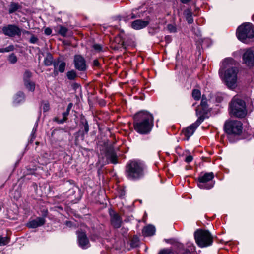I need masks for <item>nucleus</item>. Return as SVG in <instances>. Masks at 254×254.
I'll list each match as a JSON object with an SVG mask.
<instances>
[{"instance_id": "f257e3e1", "label": "nucleus", "mask_w": 254, "mask_h": 254, "mask_svg": "<svg viewBox=\"0 0 254 254\" xmlns=\"http://www.w3.org/2000/svg\"><path fill=\"white\" fill-rule=\"evenodd\" d=\"M236 62L232 58H225L222 62L219 74L226 85L231 89L237 86L238 70L233 66Z\"/></svg>"}, {"instance_id": "f03ea898", "label": "nucleus", "mask_w": 254, "mask_h": 254, "mask_svg": "<svg viewBox=\"0 0 254 254\" xmlns=\"http://www.w3.org/2000/svg\"><path fill=\"white\" fill-rule=\"evenodd\" d=\"M134 130L139 134H146L152 130L154 126V117L152 114L146 111L136 113L133 117Z\"/></svg>"}, {"instance_id": "7ed1b4c3", "label": "nucleus", "mask_w": 254, "mask_h": 254, "mask_svg": "<svg viewBox=\"0 0 254 254\" xmlns=\"http://www.w3.org/2000/svg\"><path fill=\"white\" fill-rule=\"evenodd\" d=\"M206 109V101L204 99V95H203L200 106L196 110L197 116H199V118L195 122L188 127L184 128L182 131L187 140H188L190 137L194 134L196 128L205 119Z\"/></svg>"}, {"instance_id": "20e7f679", "label": "nucleus", "mask_w": 254, "mask_h": 254, "mask_svg": "<svg viewBox=\"0 0 254 254\" xmlns=\"http://www.w3.org/2000/svg\"><path fill=\"white\" fill-rule=\"evenodd\" d=\"M145 166L139 160H131L126 166L125 174L131 180H137L142 178L145 174Z\"/></svg>"}, {"instance_id": "39448f33", "label": "nucleus", "mask_w": 254, "mask_h": 254, "mask_svg": "<svg viewBox=\"0 0 254 254\" xmlns=\"http://www.w3.org/2000/svg\"><path fill=\"white\" fill-rule=\"evenodd\" d=\"M229 113L231 116L240 118L245 117L247 113L245 102L234 97L229 105Z\"/></svg>"}, {"instance_id": "423d86ee", "label": "nucleus", "mask_w": 254, "mask_h": 254, "mask_svg": "<svg viewBox=\"0 0 254 254\" xmlns=\"http://www.w3.org/2000/svg\"><path fill=\"white\" fill-rule=\"evenodd\" d=\"M238 39L245 43H248L254 37V28L250 23H244L239 26L236 31Z\"/></svg>"}, {"instance_id": "0eeeda50", "label": "nucleus", "mask_w": 254, "mask_h": 254, "mask_svg": "<svg viewBox=\"0 0 254 254\" xmlns=\"http://www.w3.org/2000/svg\"><path fill=\"white\" fill-rule=\"evenodd\" d=\"M242 123L237 120L226 121L224 125V130L226 133L230 135H240L242 132Z\"/></svg>"}, {"instance_id": "6e6552de", "label": "nucleus", "mask_w": 254, "mask_h": 254, "mask_svg": "<svg viewBox=\"0 0 254 254\" xmlns=\"http://www.w3.org/2000/svg\"><path fill=\"white\" fill-rule=\"evenodd\" d=\"M1 32L5 36L14 37L16 35L20 36L21 30L16 25L9 24L1 28Z\"/></svg>"}, {"instance_id": "1a4fd4ad", "label": "nucleus", "mask_w": 254, "mask_h": 254, "mask_svg": "<svg viewBox=\"0 0 254 254\" xmlns=\"http://www.w3.org/2000/svg\"><path fill=\"white\" fill-rule=\"evenodd\" d=\"M194 237L197 245L200 247L206 246V231L197 230L194 233Z\"/></svg>"}, {"instance_id": "9d476101", "label": "nucleus", "mask_w": 254, "mask_h": 254, "mask_svg": "<svg viewBox=\"0 0 254 254\" xmlns=\"http://www.w3.org/2000/svg\"><path fill=\"white\" fill-rule=\"evenodd\" d=\"M78 235V242L79 246L82 249H87L90 247L89 239L85 232L82 230H78L76 232Z\"/></svg>"}, {"instance_id": "9b49d317", "label": "nucleus", "mask_w": 254, "mask_h": 254, "mask_svg": "<svg viewBox=\"0 0 254 254\" xmlns=\"http://www.w3.org/2000/svg\"><path fill=\"white\" fill-rule=\"evenodd\" d=\"M74 64L75 68L80 71H84L87 69L86 61L81 55H76L74 57Z\"/></svg>"}, {"instance_id": "f8f14e48", "label": "nucleus", "mask_w": 254, "mask_h": 254, "mask_svg": "<svg viewBox=\"0 0 254 254\" xmlns=\"http://www.w3.org/2000/svg\"><path fill=\"white\" fill-rule=\"evenodd\" d=\"M243 59L247 66L252 67L254 65V54L251 50L246 51L243 54Z\"/></svg>"}, {"instance_id": "ddd939ff", "label": "nucleus", "mask_w": 254, "mask_h": 254, "mask_svg": "<svg viewBox=\"0 0 254 254\" xmlns=\"http://www.w3.org/2000/svg\"><path fill=\"white\" fill-rule=\"evenodd\" d=\"M106 156L107 159L109 160L111 163L113 164H117L118 163L117 156L113 148L109 147L107 148Z\"/></svg>"}, {"instance_id": "4468645a", "label": "nucleus", "mask_w": 254, "mask_h": 254, "mask_svg": "<svg viewBox=\"0 0 254 254\" xmlns=\"http://www.w3.org/2000/svg\"><path fill=\"white\" fill-rule=\"evenodd\" d=\"M148 24L149 22L148 21L138 19L132 22L131 27L135 30H140L146 27Z\"/></svg>"}, {"instance_id": "2eb2a0df", "label": "nucleus", "mask_w": 254, "mask_h": 254, "mask_svg": "<svg viewBox=\"0 0 254 254\" xmlns=\"http://www.w3.org/2000/svg\"><path fill=\"white\" fill-rule=\"evenodd\" d=\"M45 223V219L43 217H38L27 223V226L30 228H35L43 225Z\"/></svg>"}, {"instance_id": "dca6fc26", "label": "nucleus", "mask_w": 254, "mask_h": 254, "mask_svg": "<svg viewBox=\"0 0 254 254\" xmlns=\"http://www.w3.org/2000/svg\"><path fill=\"white\" fill-rule=\"evenodd\" d=\"M111 222L112 226L115 228H118L121 227L122 219L120 216L115 213H110Z\"/></svg>"}, {"instance_id": "f3484780", "label": "nucleus", "mask_w": 254, "mask_h": 254, "mask_svg": "<svg viewBox=\"0 0 254 254\" xmlns=\"http://www.w3.org/2000/svg\"><path fill=\"white\" fill-rule=\"evenodd\" d=\"M197 185L200 189L206 188V172H201L198 177Z\"/></svg>"}, {"instance_id": "a211bd4d", "label": "nucleus", "mask_w": 254, "mask_h": 254, "mask_svg": "<svg viewBox=\"0 0 254 254\" xmlns=\"http://www.w3.org/2000/svg\"><path fill=\"white\" fill-rule=\"evenodd\" d=\"M155 228L151 225H148L143 228L142 233L144 236H150L155 234Z\"/></svg>"}, {"instance_id": "6ab92c4d", "label": "nucleus", "mask_w": 254, "mask_h": 254, "mask_svg": "<svg viewBox=\"0 0 254 254\" xmlns=\"http://www.w3.org/2000/svg\"><path fill=\"white\" fill-rule=\"evenodd\" d=\"M54 68L57 69L61 73L64 72L66 66L65 62L62 61H58L53 63Z\"/></svg>"}, {"instance_id": "aec40b11", "label": "nucleus", "mask_w": 254, "mask_h": 254, "mask_svg": "<svg viewBox=\"0 0 254 254\" xmlns=\"http://www.w3.org/2000/svg\"><path fill=\"white\" fill-rule=\"evenodd\" d=\"M73 106V104L72 103H70L67 107L66 111L63 113V119L61 120H58V119H55V121L57 122L59 124H63L64 122H65L67 119V116L69 114V112Z\"/></svg>"}, {"instance_id": "412c9836", "label": "nucleus", "mask_w": 254, "mask_h": 254, "mask_svg": "<svg viewBox=\"0 0 254 254\" xmlns=\"http://www.w3.org/2000/svg\"><path fill=\"white\" fill-rule=\"evenodd\" d=\"M214 177L212 172L207 173V189H210L214 186L215 182L212 180Z\"/></svg>"}, {"instance_id": "4be33fe9", "label": "nucleus", "mask_w": 254, "mask_h": 254, "mask_svg": "<svg viewBox=\"0 0 254 254\" xmlns=\"http://www.w3.org/2000/svg\"><path fill=\"white\" fill-rule=\"evenodd\" d=\"M184 14L186 20L189 23H192L193 22L192 13L191 10L188 8L184 11Z\"/></svg>"}, {"instance_id": "5701e85b", "label": "nucleus", "mask_w": 254, "mask_h": 254, "mask_svg": "<svg viewBox=\"0 0 254 254\" xmlns=\"http://www.w3.org/2000/svg\"><path fill=\"white\" fill-rule=\"evenodd\" d=\"M53 57L51 54L48 53L44 59V63L46 66H50L53 64Z\"/></svg>"}, {"instance_id": "b1692460", "label": "nucleus", "mask_w": 254, "mask_h": 254, "mask_svg": "<svg viewBox=\"0 0 254 254\" xmlns=\"http://www.w3.org/2000/svg\"><path fill=\"white\" fill-rule=\"evenodd\" d=\"M80 123L83 127L85 133L87 134L89 130V125L87 120L84 116L81 117Z\"/></svg>"}, {"instance_id": "393cba45", "label": "nucleus", "mask_w": 254, "mask_h": 254, "mask_svg": "<svg viewBox=\"0 0 254 254\" xmlns=\"http://www.w3.org/2000/svg\"><path fill=\"white\" fill-rule=\"evenodd\" d=\"M24 98V94L22 92H19L15 95L14 102L16 103H19L23 101Z\"/></svg>"}, {"instance_id": "a878e982", "label": "nucleus", "mask_w": 254, "mask_h": 254, "mask_svg": "<svg viewBox=\"0 0 254 254\" xmlns=\"http://www.w3.org/2000/svg\"><path fill=\"white\" fill-rule=\"evenodd\" d=\"M58 28V33L62 35L63 37H65L66 35L67 32L68 31V29L65 27H64L62 25H59L57 26Z\"/></svg>"}, {"instance_id": "bb28decb", "label": "nucleus", "mask_w": 254, "mask_h": 254, "mask_svg": "<svg viewBox=\"0 0 254 254\" xmlns=\"http://www.w3.org/2000/svg\"><path fill=\"white\" fill-rule=\"evenodd\" d=\"M20 6L18 3L11 2L9 6L8 12L10 14L13 13L20 8Z\"/></svg>"}, {"instance_id": "cd10ccee", "label": "nucleus", "mask_w": 254, "mask_h": 254, "mask_svg": "<svg viewBox=\"0 0 254 254\" xmlns=\"http://www.w3.org/2000/svg\"><path fill=\"white\" fill-rule=\"evenodd\" d=\"M24 85L26 88L30 91L33 92L35 90V83L31 81H28L24 82Z\"/></svg>"}, {"instance_id": "c85d7f7f", "label": "nucleus", "mask_w": 254, "mask_h": 254, "mask_svg": "<svg viewBox=\"0 0 254 254\" xmlns=\"http://www.w3.org/2000/svg\"><path fill=\"white\" fill-rule=\"evenodd\" d=\"M66 76L69 80H74L77 77V74L74 70H71L66 73Z\"/></svg>"}, {"instance_id": "c756f323", "label": "nucleus", "mask_w": 254, "mask_h": 254, "mask_svg": "<svg viewBox=\"0 0 254 254\" xmlns=\"http://www.w3.org/2000/svg\"><path fill=\"white\" fill-rule=\"evenodd\" d=\"M139 239L138 237L136 236H133L130 242V246L131 247L135 248L139 246Z\"/></svg>"}, {"instance_id": "7c9ffc66", "label": "nucleus", "mask_w": 254, "mask_h": 254, "mask_svg": "<svg viewBox=\"0 0 254 254\" xmlns=\"http://www.w3.org/2000/svg\"><path fill=\"white\" fill-rule=\"evenodd\" d=\"M10 241V238L7 237H2L0 235V246H5L9 243Z\"/></svg>"}, {"instance_id": "2f4dec72", "label": "nucleus", "mask_w": 254, "mask_h": 254, "mask_svg": "<svg viewBox=\"0 0 254 254\" xmlns=\"http://www.w3.org/2000/svg\"><path fill=\"white\" fill-rule=\"evenodd\" d=\"M192 96L195 100H199L201 96L200 91L198 89H193L192 92Z\"/></svg>"}, {"instance_id": "473e14b6", "label": "nucleus", "mask_w": 254, "mask_h": 254, "mask_svg": "<svg viewBox=\"0 0 254 254\" xmlns=\"http://www.w3.org/2000/svg\"><path fill=\"white\" fill-rule=\"evenodd\" d=\"M31 77L32 73L29 70H26L23 74L24 82L30 81V79Z\"/></svg>"}, {"instance_id": "72a5a7b5", "label": "nucleus", "mask_w": 254, "mask_h": 254, "mask_svg": "<svg viewBox=\"0 0 254 254\" xmlns=\"http://www.w3.org/2000/svg\"><path fill=\"white\" fill-rule=\"evenodd\" d=\"M215 237L207 231V247L212 245Z\"/></svg>"}, {"instance_id": "f704fd0d", "label": "nucleus", "mask_w": 254, "mask_h": 254, "mask_svg": "<svg viewBox=\"0 0 254 254\" xmlns=\"http://www.w3.org/2000/svg\"><path fill=\"white\" fill-rule=\"evenodd\" d=\"M225 95L222 93H218L215 96L216 101L217 103H220L222 101Z\"/></svg>"}, {"instance_id": "c9c22d12", "label": "nucleus", "mask_w": 254, "mask_h": 254, "mask_svg": "<svg viewBox=\"0 0 254 254\" xmlns=\"http://www.w3.org/2000/svg\"><path fill=\"white\" fill-rule=\"evenodd\" d=\"M14 49V46L13 45H11L5 48H0V53H5L12 51Z\"/></svg>"}, {"instance_id": "e433bc0d", "label": "nucleus", "mask_w": 254, "mask_h": 254, "mask_svg": "<svg viewBox=\"0 0 254 254\" xmlns=\"http://www.w3.org/2000/svg\"><path fill=\"white\" fill-rule=\"evenodd\" d=\"M158 254H175L170 249H163L159 251Z\"/></svg>"}, {"instance_id": "4c0bfd02", "label": "nucleus", "mask_w": 254, "mask_h": 254, "mask_svg": "<svg viewBox=\"0 0 254 254\" xmlns=\"http://www.w3.org/2000/svg\"><path fill=\"white\" fill-rule=\"evenodd\" d=\"M28 41L31 44H36L39 41V39L36 36L32 34L30 36Z\"/></svg>"}, {"instance_id": "58836bf2", "label": "nucleus", "mask_w": 254, "mask_h": 254, "mask_svg": "<svg viewBox=\"0 0 254 254\" xmlns=\"http://www.w3.org/2000/svg\"><path fill=\"white\" fill-rule=\"evenodd\" d=\"M8 61L11 64H15L17 61V58L14 54H11L8 57Z\"/></svg>"}, {"instance_id": "ea45409f", "label": "nucleus", "mask_w": 254, "mask_h": 254, "mask_svg": "<svg viewBox=\"0 0 254 254\" xmlns=\"http://www.w3.org/2000/svg\"><path fill=\"white\" fill-rule=\"evenodd\" d=\"M42 107L44 112H47L49 111L50 109V105L49 102L47 101L43 102Z\"/></svg>"}, {"instance_id": "a19ab883", "label": "nucleus", "mask_w": 254, "mask_h": 254, "mask_svg": "<svg viewBox=\"0 0 254 254\" xmlns=\"http://www.w3.org/2000/svg\"><path fill=\"white\" fill-rule=\"evenodd\" d=\"M137 17H140V16H137L133 13H131L129 15L127 16L126 17L124 18V20L125 21H127L130 19H133Z\"/></svg>"}, {"instance_id": "79ce46f5", "label": "nucleus", "mask_w": 254, "mask_h": 254, "mask_svg": "<svg viewBox=\"0 0 254 254\" xmlns=\"http://www.w3.org/2000/svg\"><path fill=\"white\" fill-rule=\"evenodd\" d=\"M168 30L171 32H175L176 31L175 26L172 24H169L167 26Z\"/></svg>"}, {"instance_id": "37998d69", "label": "nucleus", "mask_w": 254, "mask_h": 254, "mask_svg": "<svg viewBox=\"0 0 254 254\" xmlns=\"http://www.w3.org/2000/svg\"><path fill=\"white\" fill-rule=\"evenodd\" d=\"M93 47L95 50L98 51H101L102 48V46L100 45L97 44L93 45Z\"/></svg>"}, {"instance_id": "c03bdc74", "label": "nucleus", "mask_w": 254, "mask_h": 254, "mask_svg": "<svg viewBox=\"0 0 254 254\" xmlns=\"http://www.w3.org/2000/svg\"><path fill=\"white\" fill-rule=\"evenodd\" d=\"M52 33V30L51 28L47 27L44 30V33L47 35H49Z\"/></svg>"}, {"instance_id": "a18cd8bd", "label": "nucleus", "mask_w": 254, "mask_h": 254, "mask_svg": "<svg viewBox=\"0 0 254 254\" xmlns=\"http://www.w3.org/2000/svg\"><path fill=\"white\" fill-rule=\"evenodd\" d=\"M193 159V158H192V156H191V155H189L188 156H187L185 158V161L187 162V163H190V162L191 161H192Z\"/></svg>"}, {"instance_id": "49530a36", "label": "nucleus", "mask_w": 254, "mask_h": 254, "mask_svg": "<svg viewBox=\"0 0 254 254\" xmlns=\"http://www.w3.org/2000/svg\"><path fill=\"white\" fill-rule=\"evenodd\" d=\"M93 66L98 67L100 65L99 62L98 60L95 59L93 62Z\"/></svg>"}, {"instance_id": "de8ad7c7", "label": "nucleus", "mask_w": 254, "mask_h": 254, "mask_svg": "<svg viewBox=\"0 0 254 254\" xmlns=\"http://www.w3.org/2000/svg\"><path fill=\"white\" fill-rule=\"evenodd\" d=\"M21 32H22L23 34H24V35H27L31 36V34H32L31 32L29 31H27V30H21Z\"/></svg>"}, {"instance_id": "09e8293b", "label": "nucleus", "mask_w": 254, "mask_h": 254, "mask_svg": "<svg viewBox=\"0 0 254 254\" xmlns=\"http://www.w3.org/2000/svg\"><path fill=\"white\" fill-rule=\"evenodd\" d=\"M191 0H180L181 2L183 4H187L190 2Z\"/></svg>"}, {"instance_id": "8fccbe9b", "label": "nucleus", "mask_w": 254, "mask_h": 254, "mask_svg": "<svg viewBox=\"0 0 254 254\" xmlns=\"http://www.w3.org/2000/svg\"><path fill=\"white\" fill-rule=\"evenodd\" d=\"M165 40L167 41V42L169 43L171 41V38L170 36H167L165 37Z\"/></svg>"}, {"instance_id": "3c124183", "label": "nucleus", "mask_w": 254, "mask_h": 254, "mask_svg": "<svg viewBox=\"0 0 254 254\" xmlns=\"http://www.w3.org/2000/svg\"><path fill=\"white\" fill-rule=\"evenodd\" d=\"M59 71L57 70V69H56V68H54V72H53V73L54 74L55 76H57L58 75V73H59Z\"/></svg>"}, {"instance_id": "603ef678", "label": "nucleus", "mask_w": 254, "mask_h": 254, "mask_svg": "<svg viewBox=\"0 0 254 254\" xmlns=\"http://www.w3.org/2000/svg\"><path fill=\"white\" fill-rule=\"evenodd\" d=\"M119 44H120L122 47H124L125 45L124 41H121V43L119 42Z\"/></svg>"}, {"instance_id": "864d4df0", "label": "nucleus", "mask_w": 254, "mask_h": 254, "mask_svg": "<svg viewBox=\"0 0 254 254\" xmlns=\"http://www.w3.org/2000/svg\"><path fill=\"white\" fill-rule=\"evenodd\" d=\"M66 224L67 226H70V225L71 224V222L70 221H66Z\"/></svg>"}, {"instance_id": "5fc2aeb1", "label": "nucleus", "mask_w": 254, "mask_h": 254, "mask_svg": "<svg viewBox=\"0 0 254 254\" xmlns=\"http://www.w3.org/2000/svg\"><path fill=\"white\" fill-rule=\"evenodd\" d=\"M184 254H191L190 252L189 251L185 252Z\"/></svg>"}, {"instance_id": "6e6d98bb", "label": "nucleus", "mask_w": 254, "mask_h": 254, "mask_svg": "<svg viewBox=\"0 0 254 254\" xmlns=\"http://www.w3.org/2000/svg\"><path fill=\"white\" fill-rule=\"evenodd\" d=\"M252 18H253V19H254V15H253V17H252Z\"/></svg>"}]
</instances>
